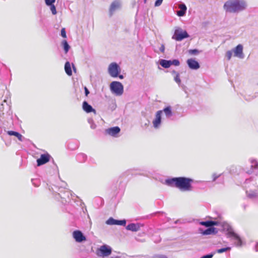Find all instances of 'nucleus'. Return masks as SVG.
I'll return each instance as SVG.
<instances>
[{
	"instance_id": "nucleus-17",
	"label": "nucleus",
	"mask_w": 258,
	"mask_h": 258,
	"mask_svg": "<svg viewBox=\"0 0 258 258\" xmlns=\"http://www.w3.org/2000/svg\"><path fill=\"white\" fill-rule=\"evenodd\" d=\"M178 7L180 10L177 12V15L179 17L183 16L187 9L186 6L184 4H180Z\"/></svg>"
},
{
	"instance_id": "nucleus-13",
	"label": "nucleus",
	"mask_w": 258,
	"mask_h": 258,
	"mask_svg": "<svg viewBox=\"0 0 258 258\" xmlns=\"http://www.w3.org/2000/svg\"><path fill=\"white\" fill-rule=\"evenodd\" d=\"M227 234L228 237H233L234 239L237 241V245L241 246L242 245V241L241 238L238 235V234L235 233L234 231H228Z\"/></svg>"
},
{
	"instance_id": "nucleus-33",
	"label": "nucleus",
	"mask_w": 258,
	"mask_h": 258,
	"mask_svg": "<svg viewBox=\"0 0 258 258\" xmlns=\"http://www.w3.org/2000/svg\"><path fill=\"white\" fill-rule=\"evenodd\" d=\"M50 10L52 12V13L53 14V15H55L56 14V9H55V7L54 6V5H51L50 6Z\"/></svg>"
},
{
	"instance_id": "nucleus-25",
	"label": "nucleus",
	"mask_w": 258,
	"mask_h": 258,
	"mask_svg": "<svg viewBox=\"0 0 258 258\" xmlns=\"http://www.w3.org/2000/svg\"><path fill=\"white\" fill-rule=\"evenodd\" d=\"M163 111L164 112L166 115L168 117H170L172 115V111L170 106L165 108L163 109Z\"/></svg>"
},
{
	"instance_id": "nucleus-7",
	"label": "nucleus",
	"mask_w": 258,
	"mask_h": 258,
	"mask_svg": "<svg viewBox=\"0 0 258 258\" xmlns=\"http://www.w3.org/2000/svg\"><path fill=\"white\" fill-rule=\"evenodd\" d=\"M98 251L100 252V254L97 253V254L98 255H102L103 256H108L111 253V249L106 245L100 246Z\"/></svg>"
},
{
	"instance_id": "nucleus-18",
	"label": "nucleus",
	"mask_w": 258,
	"mask_h": 258,
	"mask_svg": "<svg viewBox=\"0 0 258 258\" xmlns=\"http://www.w3.org/2000/svg\"><path fill=\"white\" fill-rule=\"evenodd\" d=\"M126 228L128 230L136 232L139 230L140 226L138 224L131 223L127 225Z\"/></svg>"
},
{
	"instance_id": "nucleus-16",
	"label": "nucleus",
	"mask_w": 258,
	"mask_h": 258,
	"mask_svg": "<svg viewBox=\"0 0 258 258\" xmlns=\"http://www.w3.org/2000/svg\"><path fill=\"white\" fill-rule=\"evenodd\" d=\"M106 131L109 135L115 136L120 132V129L118 126H115L107 129Z\"/></svg>"
},
{
	"instance_id": "nucleus-15",
	"label": "nucleus",
	"mask_w": 258,
	"mask_h": 258,
	"mask_svg": "<svg viewBox=\"0 0 258 258\" xmlns=\"http://www.w3.org/2000/svg\"><path fill=\"white\" fill-rule=\"evenodd\" d=\"M216 228L214 227H210L205 230L201 231V233L204 235H208L217 233Z\"/></svg>"
},
{
	"instance_id": "nucleus-34",
	"label": "nucleus",
	"mask_w": 258,
	"mask_h": 258,
	"mask_svg": "<svg viewBox=\"0 0 258 258\" xmlns=\"http://www.w3.org/2000/svg\"><path fill=\"white\" fill-rule=\"evenodd\" d=\"M163 0H157L155 3V6L156 7H158L161 5L162 3Z\"/></svg>"
},
{
	"instance_id": "nucleus-35",
	"label": "nucleus",
	"mask_w": 258,
	"mask_h": 258,
	"mask_svg": "<svg viewBox=\"0 0 258 258\" xmlns=\"http://www.w3.org/2000/svg\"><path fill=\"white\" fill-rule=\"evenodd\" d=\"M213 256V254H210L204 255L200 258H212Z\"/></svg>"
},
{
	"instance_id": "nucleus-19",
	"label": "nucleus",
	"mask_w": 258,
	"mask_h": 258,
	"mask_svg": "<svg viewBox=\"0 0 258 258\" xmlns=\"http://www.w3.org/2000/svg\"><path fill=\"white\" fill-rule=\"evenodd\" d=\"M200 224L201 225L205 226L207 227H211L213 226L218 225V223L216 221H202L200 222Z\"/></svg>"
},
{
	"instance_id": "nucleus-1",
	"label": "nucleus",
	"mask_w": 258,
	"mask_h": 258,
	"mask_svg": "<svg viewBox=\"0 0 258 258\" xmlns=\"http://www.w3.org/2000/svg\"><path fill=\"white\" fill-rule=\"evenodd\" d=\"M193 179L185 177H173L167 179L165 183L168 186L176 187L182 191H190L192 190L191 183Z\"/></svg>"
},
{
	"instance_id": "nucleus-6",
	"label": "nucleus",
	"mask_w": 258,
	"mask_h": 258,
	"mask_svg": "<svg viewBox=\"0 0 258 258\" xmlns=\"http://www.w3.org/2000/svg\"><path fill=\"white\" fill-rule=\"evenodd\" d=\"M73 237L77 242H82L86 240V237L80 230H75L73 232Z\"/></svg>"
},
{
	"instance_id": "nucleus-39",
	"label": "nucleus",
	"mask_w": 258,
	"mask_h": 258,
	"mask_svg": "<svg viewBox=\"0 0 258 258\" xmlns=\"http://www.w3.org/2000/svg\"><path fill=\"white\" fill-rule=\"evenodd\" d=\"M161 51L163 52L164 50V47L163 46H162V48H161Z\"/></svg>"
},
{
	"instance_id": "nucleus-14",
	"label": "nucleus",
	"mask_w": 258,
	"mask_h": 258,
	"mask_svg": "<svg viewBox=\"0 0 258 258\" xmlns=\"http://www.w3.org/2000/svg\"><path fill=\"white\" fill-rule=\"evenodd\" d=\"M83 109L87 113L94 112L96 113V110L89 105L87 102L84 101L82 105Z\"/></svg>"
},
{
	"instance_id": "nucleus-26",
	"label": "nucleus",
	"mask_w": 258,
	"mask_h": 258,
	"mask_svg": "<svg viewBox=\"0 0 258 258\" xmlns=\"http://www.w3.org/2000/svg\"><path fill=\"white\" fill-rule=\"evenodd\" d=\"M230 249H231V248L230 247H225V248H222L218 249L217 250V252L218 253H221L225 252V251H226L227 250H230Z\"/></svg>"
},
{
	"instance_id": "nucleus-24",
	"label": "nucleus",
	"mask_w": 258,
	"mask_h": 258,
	"mask_svg": "<svg viewBox=\"0 0 258 258\" xmlns=\"http://www.w3.org/2000/svg\"><path fill=\"white\" fill-rule=\"evenodd\" d=\"M62 45L63 47V49H64L65 53H67L70 49V48L67 41L66 40H63L62 41Z\"/></svg>"
},
{
	"instance_id": "nucleus-3",
	"label": "nucleus",
	"mask_w": 258,
	"mask_h": 258,
	"mask_svg": "<svg viewBox=\"0 0 258 258\" xmlns=\"http://www.w3.org/2000/svg\"><path fill=\"white\" fill-rule=\"evenodd\" d=\"M189 35L187 32L181 29V28L177 27L175 29L172 38L176 41H181L183 39L188 38Z\"/></svg>"
},
{
	"instance_id": "nucleus-32",
	"label": "nucleus",
	"mask_w": 258,
	"mask_h": 258,
	"mask_svg": "<svg viewBox=\"0 0 258 258\" xmlns=\"http://www.w3.org/2000/svg\"><path fill=\"white\" fill-rule=\"evenodd\" d=\"M189 53L190 54H197L199 53V51L196 49H190L189 50Z\"/></svg>"
},
{
	"instance_id": "nucleus-20",
	"label": "nucleus",
	"mask_w": 258,
	"mask_h": 258,
	"mask_svg": "<svg viewBox=\"0 0 258 258\" xmlns=\"http://www.w3.org/2000/svg\"><path fill=\"white\" fill-rule=\"evenodd\" d=\"M119 7V3L117 1H114L112 3V4L110 5V9H109V12L110 13V15H111L113 13V12L116 10L117 8H118Z\"/></svg>"
},
{
	"instance_id": "nucleus-4",
	"label": "nucleus",
	"mask_w": 258,
	"mask_h": 258,
	"mask_svg": "<svg viewBox=\"0 0 258 258\" xmlns=\"http://www.w3.org/2000/svg\"><path fill=\"white\" fill-rule=\"evenodd\" d=\"M110 87L111 91L117 95H121L123 93V85L119 82H112L110 84Z\"/></svg>"
},
{
	"instance_id": "nucleus-22",
	"label": "nucleus",
	"mask_w": 258,
	"mask_h": 258,
	"mask_svg": "<svg viewBox=\"0 0 258 258\" xmlns=\"http://www.w3.org/2000/svg\"><path fill=\"white\" fill-rule=\"evenodd\" d=\"M64 70L66 74L69 76L72 75V71L71 67V64L69 61L66 62L64 65Z\"/></svg>"
},
{
	"instance_id": "nucleus-37",
	"label": "nucleus",
	"mask_w": 258,
	"mask_h": 258,
	"mask_svg": "<svg viewBox=\"0 0 258 258\" xmlns=\"http://www.w3.org/2000/svg\"><path fill=\"white\" fill-rule=\"evenodd\" d=\"M84 89H85V95L86 96H87L89 94V91L88 89L86 87H85Z\"/></svg>"
},
{
	"instance_id": "nucleus-31",
	"label": "nucleus",
	"mask_w": 258,
	"mask_h": 258,
	"mask_svg": "<svg viewBox=\"0 0 258 258\" xmlns=\"http://www.w3.org/2000/svg\"><path fill=\"white\" fill-rule=\"evenodd\" d=\"M61 36L63 38H66L67 37L66 30H65L64 28H62L61 30Z\"/></svg>"
},
{
	"instance_id": "nucleus-28",
	"label": "nucleus",
	"mask_w": 258,
	"mask_h": 258,
	"mask_svg": "<svg viewBox=\"0 0 258 258\" xmlns=\"http://www.w3.org/2000/svg\"><path fill=\"white\" fill-rule=\"evenodd\" d=\"M171 65H174L175 66H178L180 64V62L177 59H174L173 60H171Z\"/></svg>"
},
{
	"instance_id": "nucleus-30",
	"label": "nucleus",
	"mask_w": 258,
	"mask_h": 258,
	"mask_svg": "<svg viewBox=\"0 0 258 258\" xmlns=\"http://www.w3.org/2000/svg\"><path fill=\"white\" fill-rule=\"evenodd\" d=\"M45 3L48 6L53 5V4L55 2V0H45Z\"/></svg>"
},
{
	"instance_id": "nucleus-12",
	"label": "nucleus",
	"mask_w": 258,
	"mask_h": 258,
	"mask_svg": "<svg viewBox=\"0 0 258 258\" xmlns=\"http://www.w3.org/2000/svg\"><path fill=\"white\" fill-rule=\"evenodd\" d=\"M187 63L188 67L193 70H197L200 68V65L198 61L195 60L194 59H188L187 60Z\"/></svg>"
},
{
	"instance_id": "nucleus-2",
	"label": "nucleus",
	"mask_w": 258,
	"mask_h": 258,
	"mask_svg": "<svg viewBox=\"0 0 258 258\" xmlns=\"http://www.w3.org/2000/svg\"><path fill=\"white\" fill-rule=\"evenodd\" d=\"M247 6L243 0H229L224 5V10L230 13H236L244 10Z\"/></svg>"
},
{
	"instance_id": "nucleus-36",
	"label": "nucleus",
	"mask_w": 258,
	"mask_h": 258,
	"mask_svg": "<svg viewBox=\"0 0 258 258\" xmlns=\"http://www.w3.org/2000/svg\"><path fill=\"white\" fill-rule=\"evenodd\" d=\"M220 176V174L217 175L216 174H214L213 175V180L215 181L217 178H218Z\"/></svg>"
},
{
	"instance_id": "nucleus-10",
	"label": "nucleus",
	"mask_w": 258,
	"mask_h": 258,
	"mask_svg": "<svg viewBox=\"0 0 258 258\" xmlns=\"http://www.w3.org/2000/svg\"><path fill=\"white\" fill-rule=\"evenodd\" d=\"M106 223L107 224L109 225H118L125 226L126 224V221L125 220H117L113 219L112 218H110L107 221Z\"/></svg>"
},
{
	"instance_id": "nucleus-38",
	"label": "nucleus",
	"mask_w": 258,
	"mask_h": 258,
	"mask_svg": "<svg viewBox=\"0 0 258 258\" xmlns=\"http://www.w3.org/2000/svg\"><path fill=\"white\" fill-rule=\"evenodd\" d=\"M118 77H119L120 79H122L123 78V75H118Z\"/></svg>"
},
{
	"instance_id": "nucleus-8",
	"label": "nucleus",
	"mask_w": 258,
	"mask_h": 258,
	"mask_svg": "<svg viewBox=\"0 0 258 258\" xmlns=\"http://www.w3.org/2000/svg\"><path fill=\"white\" fill-rule=\"evenodd\" d=\"M50 156L48 153L42 154L40 157L37 160V166L43 165L50 160Z\"/></svg>"
},
{
	"instance_id": "nucleus-5",
	"label": "nucleus",
	"mask_w": 258,
	"mask_h": 258,
	"mask_svg": "<svg viewBox=\"0 0 258 258\" xmlns=\"http://www.w3.org/2000/svg\"><path fill=\"white\" fill-rule=\"evenodd\" d=\"M109 75L113 78L118 77L120 73V68L116 62L111 63L108 68Z\"/></svg>"
},
{
	"instance_id": "nucleus-21",
	"label": "nucleus",
	"mask_w": 258,
	"mask_h": 258,
	"mask_svg": "<svg viewBox=\"0 0 258 258\" xmlns=\"http://www.w3.org/2000/svg\"><path fill=\"white\" fill-rule=\"evenodd\" d=\"M160 65L164 68H168L171 66V60L161 59L160 61Z\"/></svg>"
},
{
	"instance_id": "nucleus-29",
	"label": "nucleus",
	"mask_w": 258,
	"mask_h": 258,
	"mask_svg": "<svg viewBox=\"0 0 258 258\" xmlns=\"http://www.w3.org/2000/svg\"><path fill=\"white\" fill-rule=\"evenodd\" d=\"M232 52L231 51H228L226 52V56L228 60H230L232 57Z\"/></svg>"
},
{
	"instance_id": "nucleus-11",
	"label": "nucleus",
	"mask_w": 258,
	"mask_h": 258,
	"mask_svg": "<svg viewBox=\"0 0 258 258\" xmlns=\"http://www.w3.org/2000/svg\"><path fill=\"white\" fill-rule=\"evenodd\" d=\"M234 56L240 58L243 57V46L241 44H238L233 50Z\"/></svg>"
},
{
	"instance_id": "nucleus-23",
	"label": "nucleus",
	"mask_w": 258,
	"mask_h": 258,
	"mask_svg": "<svg viewBox=\"0 0 258 258\" xmlns=\"http://www.w3.org/2000/svg\"><path fill=\"white\" fill-rule=\"evenodd\" d=\"M8 134L10 136H14L16 137L19 141H22V136L18 132L10 131L7 132Z\"/></svg>"
},
{
	"instance_id": "nucleus-27",
	"label": "nucleus",
	"mask_w": 258,
	"mask_h": 258,
	"mask_svg": "<svg viewBox=\"0 0 258 258\" xmlns=\"http://www.w3.org/2000/svg\"><path fill=\"white\" fill-rule=\"evenodd\" d=\"M174 73L176 74V76L175 77V81L178 83H180L181 81L180 79L179 74L178 73H176L175 72H173Z\"/></svg>"
},
{
	"instance_id": "nucleus-9",
	"label": "nucleus",
	"mask_w": 258,
	"mask_h": 258,
	"mask_svg": "<svg viewBox=\"0 0 258 258\" xmlns=\"http://www.w3.org/2000/svg\"><path fill=\"white\" fill-rule=\"evenodd\" d=\"M162 110L158 111L156 113L155 119L153 121V124L155 128H157L161 123V114Z\"/></svg>"
}]
</instances>
